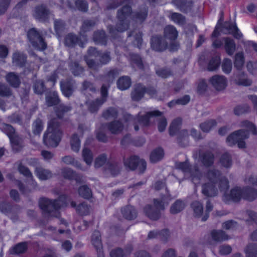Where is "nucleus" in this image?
<instances>
[{
	"mask_svg": "<svg viewBox=\"0 0 257 257\" xmlns=\"http://www.w3.org/2000/svg\"><path fill=\"white\" fill-rule=\"evenodd\" d=\"M246 257H256L257 256V244H248L245 250Z\"/></svg>",
	"mask_w": 257,
	"mask_h": 257,
	"instance_id": "774afa93",
	"label": "nucleus"
},
{
	"mask_svg": "<svg viewBox=\"0 0 257 257\" xmlns=\"http://www.w3.org/2000/svg\"><path fill=\"white\" fill-rule=\"evenodd\" d=\"M19 209L18 205L12 206L9 203L3 202L0 204V211L6 214L17 213Z\"/></svg>",
	"mask_w": 257,
	"mask_h": 257,
	"instance_id": "473e14b6",
	"label": "nucleus"
},
{
	"mask_svg": "<svg viewBox=\"0 0 257 257\" xmlns=\"http://www.w3.org/2000/svg\"><path fill=\"white\" fill-rule=\"evenodd\" d=\"M120 164L115 161H108L105 166V171L109 173L111 175L115 176L120 172Z\"/></svg>",
	"mask_w": 257,
	"mask_h": 257,
	"instance_id": "a878e982",
	"label": "nucleus"
},
{
	"mask_svg": "<svg viewBox=\"0 0 257 257\" xmlns=\"http://www.w3.org/2000/svg\"><path fill=\"white\" fill-rule=\"evenodd\" d=\"M36 176L42 180H45L52 177V172L48 169H46L41 166L36 167L35 170Z\"/></svg>",
	"mask_w": 257,
	"mask_h": 257,
	"instance_id": "f704fd0d",
	"label": "nucleus"
},
{
	"mask_svg": "<svg viewBox=\"0 0 257 257\" xmlns=\"http://www.w3.org/2000/svg\"><path fill=\"white\" fill-rule=\"evenodd\" d=\"M154 188L157 191L164 189L165 193L164 194H161V200H162V202H164L166 199L168 198L169 199L170 195L167 188L166 187V184L164 182L161 181H157L154 184Z\"/></svg>",
	"mask_w": 257,
	"mask_h": 257,
	"instance_id": "79ce46f5",
	"label": "nucleus"
},
{
	"mask_svg": "<svg viewBox=\"0 0 257 257\" xmlns=\"http://www.w3.org/2000/svg\"><path fill=\"white\" fill-rule=\"evenodd\" d=\"M119 71L117 69L110 70L103 77V81L108 85L113 82L115 79L118 76Z\"/></svg>",
	"mask_w": 257,
	"mask_h": 257,
	"instance_id": "c03bdc74",
	"label": "nucleus"
},
{
	"mask_svg": "<svg viewBox=\"0 0 257 257\" xmlns=\"http://www.w3.org/2000/svg\"><path fill=\"white\" fill-rule=\"evenodd\" d=\"M188 132L186 130H182L177 134V142L182 147L188 145Z\"/></svg>",
	"mask_w": 257,
	"mask_h": 257,
	"instance_id": "e433bc0d",
	"label": "nucleus"
},
{
	"mask_svg": "<svg viewBox=\"0 0 257 257\" xmlns=\"http://www.w3.org/2000/svg\"><path fill=\"white\" fill-rule=\"evenodd\" d=\"M13 150L15 152L20 151L23 147V139L17 133L10 139Z\"/></svg>",
	"mask_w": 257,
	"mask_h": 257,
	"instance_id": "b1692460",
	"label": "nucleus"
},
{
	"mask_svg": "<svg viewBox=\"0 0 257 257\" xmlns=\"http://www.w3.org/2000/svg\"><path fill=\"white\" fill-rule=\"evenodd\" d=\"M169 43L162 36H155L151 39V46L157 52H163L168 48Z\"/></svg>",
	"mask_w": 257,
	"mask_h": 257,
	"instance_id": "ddd939ff",
	"label": "nucleus"
},
{
	"mask_svg": "<svg viewBox=\"0 0 257 257\" xmlns=\"http://www.w3.org/2000/svg\"><path fill=\"white\" fill-rule=\"evenodd\" d=\"M121 211L123 217L129 220L135 219L138 215L137 210L131 205H127L122 208Z\"/></svg>",
	"mask_w": 257,
	"mask_h": 257,
	"instance_id": "393cba45",
	"label": "nucleus"
},
{
	"mask_svg": "<svg viewBox=\"0 0 257 257\" xmlns=\"http://www.w3.org/2000/svg\"><path fill=\"white\" fill-rule=\"evenodd\" d=\"M233 78L235 82L239 85L249 86L251 84V81L247 79L244 72L240 71H237L233 74Z\"/></svg>",
	"mask_w": 257,
	"mask_h": 257,
	"instance_id": "4be33fe9",
	"label": "nucleus"
},
{
	"mask_svg": "<svg viewBox=\"0 0 257 257\" xmlns=\"http://www.w3.org/2000/svg\"><path fill=\"white\" fill-rule=\"evenodd\" d=\"M175 167L177 169L183 172L186 175H189L192 178L193 181L195 179L199 180L201 177V172L198 166L194 165L192 167L191 166L187 160L183 162H176Z\"/></svg>",
	"mask_w": 257,
	"mask_h": 257,
	"instance_id": "6e6552de",
	"label": "nucleus"
},
{
	"mask_svg": "<svg viewBox=\"0 0 257 257\" xmlns=\"http://www.w3.org/2000/svg\"><path fill=\"white\" fill-rule=\"evenodd\" d=\"M13 63L17 66L23 67L26 62L27 56L23 53L16 52L13 55Z\"/></svg>",
	"mask_w": 257,
	"mask_h": 257,
	"instance_id": "c85d7f7f",
	"label": "nucleus"
},
{
	"mask_svg": "<svg viewBox=\"0 0 257 257\" xmlns=\"http://www.w3.org/2000/svg\"><path fill=\"white\" fill-rule=\"evenodd\" d=\"M164 156L163 150L160 148L155 149L150 155V161L155 163L161 160Z\"/></svg>",
	"mask_w": 257,
	"mask_h": 257,
	"instance_id": "864d4df0",
	"label": "nucleus"
},
{
	"mask_svg": "<svg viewBox=\"0 0 257 257\" xmlns=\"http://www.w3.org/2000/svg\"><path fill=\"white\" fill-rule=\"evenodd\" d=\"M224 47L228 55L231 56L235 50V44L234 41L230 38H224Z\"/></svg>",
	"mask_w": 257,
	"mask_h": 257,
	"instance_id": "a18cd8bd",
	"label": "nucleus"
},
{
	"mask_svg": "<svg viewBox=\"0 0 257 257\" xmlns=\"http://www.w3.org/2000/svg\"><path fill=\"white\" fill-rule=\"evenodd\" d=\"M243 199L252 201L257 198V189L250 187L243 188Z\"/></svg>",
	"mask_w": 257,
	"mask_h": 257,
	"instance_id": "c756f323",
	"label": "nucleus"
},
{
	"mask_svg": "<svg viewBox=\"0 0 257 257\" xmlns=\"http://www.w3.org/2000/svg\"><path fill=\"white\" fill-rule=\"evenodd\" d=\"M146 87L141 84H137L135 85L131 93V97L133 100L139 101L141 100L146 93Z\"/></svg>",
	"mask_w": 257,
	"mask_h": 257,
	"instance_id": "5701e85b",
	"label": "nucleus"
},
{
	"mask_svg": "<svg viewBox=\"0 0 257 257\" xmlns=\"http://www.w3.org/2000/svg\"><path fill=\"white\" fill-rule=\"evenodd\" d=\"M212 239L216 242H221L228 239V235L222 230H213L211 232Z\"/></svg>",
	"mask_w": 257,
	"mask_h": 257,
	"instance_id": "c9c22d12",
	"label": "nucleus"
},
{
	"mask_svg": "<svg viewBox=\"0 0 257 257\" xmlns=\"http://www.w3.org/2000/svg\"><path fill=\"white\" fill-rule=\"evenodd\" d=\"M154 206L148 205L144 209L146 215L151 219L157 220L160 217V211L164 209V202L157 199L154 200Z\"/></svg>",
	"mask_w": 257,
	"mask_h": 257,
	"instance_id": "9d476101",
	"label": "nucleus"
},
{
	"mask_svg": "<svg viewBox=\"0 0 257 257\" xmlns=\"http://www.w3.org/2000/svg\"><path fill=\"white\" fill-rule=\"evenodd\" d=\"M243 188L236 187L232 188L229 195L230 200L234 202H239L241 199H243Z\"/></svg>",
	"mask_w": 257,
	"mask_h": 257,
	"instance_id": "2f4dec72",
	"label": "nucleus"
},
{
	"mask_svg": "<svg viewBox=\"0 0 257 257\" xmlns=\"http://www.w3.org/2000/svg\"><path fill=\"white\" fill-rule=\"evenodd\" d=\"M190 100V97L188 95H185L183 97L177 99L173 100L168 103V106L170 107H173L175 105H186Z\"/></svg>",
	"mask_w": 257,
	"mask_h": 257,
	"instance_id": "4d7b16f0",
	"label": "nucleus"
},
{
	"mask_svg": "<svg viewBox=\"0 0 257 257\" xmlns=\"http://www.w3.org/2000/svg\"><path fill=\"white\" fill-rule=\"evenodd\" d=\"M148 13V7L146 6H143L140 9L134 13V19L137 22L143 23L147 18Z\"/></svg>",
	"mask_w": 257,
	"mask_h": 257,
	"instance_id": "7c9ffc66",
	"label": "nucleus"
},
{
	"mask_svg": "<svg viewBox=\"0 0 257 257\" xmlns=\"http://www.w3.org/2000/svg\"><path fill=\"white\" fill-rule=\"evenodd\" d=\"M218 184L206 183L202 186V193L207 197H213L217 195L218 189L216 186Z\"/></svg>",
	"mask_w": 257,
	"mask_h": 257,
	"instance_id": "6ab92c4d",
	"label": "nucleus"
},
{
	"mask_svg": "<svg viewBox=\"0 0 257 257\" xmlns=\"http://www.w3.org/2000/svg\"><path fill=\"white\" fill-rule=\"evenodd\" d=\"M210 82L213 87L217 90L224 89L227 85L226 78L222 75H215L210 79Z\"/></svg>",
	"mask_w": 257,
	"mask_h": 257,
	"instance_id": "f3484780",
	"label": "nucleus"
},
{
	"mask_svg": "<svg viewBox=\"0 0 257 257\" xmlns=\"http://www.w3.org/2000/svg\"><path fill=\"white\" fill-rule=\"evenodd\" d=\"M70 70L75 76H78L83 73L84 69L76 61H71L69 63Z\"/></svg>",
	"mask_w": 257,
	"mask_h": 257,
	"instance_id": "49530a36",
	"label": "nucleus"
},
{
	"mask_svg": "<svg viewBox=\"0 0 257 257\" xmlns=\"http://www.w3.org/2000/svg\"><path fill=\"white\" fill-rule=\"evenodd\" d=\"M46 104L48 106L57 105L60 102L58 93L56 91L50 92L46 96Z\"/></svg>",
	"mask_w": 257,
	"mask_h": 257,
	"instance_id": "58836bf2",
	"label": "nucleus"
},
{
	"mask_svg": "<svg viewBox=\"0 0 257 257\" xmlns=\"http://www.w3.org/2000/svg\"><path fill=\"white\" fill-rule=\"evenodd\" d=\"M172 3L181 12L185 13L191 11L193 7V2L191 1L172 0Z\"/></svg>",
	"mask_w": 257,
	"mask_h": 257,
	"instance_id": "a211bd4d",
	"label": "nucleus"
},
{
	"mask_svg": "<svg viewBox=\"0 0 257 257\" xmlns=\"http://www.w3.org/2000/svg\"><path fill=\"white\" fill-rule=\"evenodd\" d=\"M216 125L215 120L211 119L201 123L200 124V128L203 132L208 133Z\"/></svg>",
	"mask_w": 257,
	"mask_h": 257,
	"instance_id": "69168bd1",
	"label": "nucleus"
},
{
	"mask_svg": "<svg viewBox=\"0 0 257 257\" xmlns=\"http://www.w3.org/2000/svg\"><path fill=\"white\" fill-rule=\"evenodd\" d=\"M0 130L6 134L9 139L17 134L15 129L11 125L7 123L2 124Z\"/></svg>",
	"mask_w": 257,
	"mask_h": 257,
	"instance_id": "680f3d73",
	"label": "nucleus"
},
{
	"mask_svg": "<svg viewBox=\"0 0 257 257\" xmlns=\"http://www.w3.org/2000/svg\"><path fill=\"white\" fill-rule=\"evenodd\" d=\"M78 193L82 198L89 199L92 196L91 189L87 185H82L78 189Z\"/></svg>",
	"mask_w": 257,
	"mask_h": 257,
	"instance_id": "bf43d9fd",
	"label": "nucleus"
},
{
	"mask_svg": "<svg viewBox=\"0 0 257 257\" xmlns=\"http://www.w3.org/2000/svg\"><path fill=\"white\" fill-rule=\"evenodd\" d=\"M118 111L117 108L113 107H109L104 110L102 113V116L105 119H110L117 117Z\"/></svg>",
	"mask_w": 257,
	"mask_h": 257,
	"instance_id": "3c124183",
	"label": "nucleus"
},
{
	"mask_svg": "<svg viewBox=\"0 0 257 257\" xmlns=\"http://www.w3.org/2000/svg\"><path fill=\"white\" fill-rule=\"evenodd\" d=\"M71 206L75 208L76 211L78 214L81 216L87 215L90 212V206L85 202H83L77 205L75 201H71Z\"/></svg>",
	"mask_w": 257,
	"mask_h": 257,
	"instance_id": "412c9836",
	"label": "nucleus"
},
{
	"mask_svg": "<svg viewBox=\"0 0 257 257\" xmlns=\"http://www.w3.org/2000/svg\"><path fill=\"white\" fill-rule=\"evenodd\" d=\"M28 248L27 243L26 242H20L16 244L11 250L12 254H21L26 251Z\"/></svg>",
	"mask_w": 257,
	"mask_h": 257,
	"instance_id": "13d9d810",
	"label": "nucleus"
},
{
	"mask_svg": "<svg viewBox=\"0 0 257 257\" xmlns=\"http://www.w3.org/2000/svg\"><path fill=\"white\" fill-rule=\"evenodd\" d=\"M62 135V132L57 119H52L49 122L47 130L44 135V143L48 147H56L61 140Z\"/></svg>",
	"mask_w": 257,
	"mask_h": 257,
	"instance_id": "7ed1b4c3",
	"label": "nucleus"
},
{
	"mask_svg": "<svg viewBox=\"0 0 257 257\" xmlns=\"http://www.w3.org/2000/svg\"><path fill=\"white\" fill-rule=\"evenodd\" d=\"M71 149L75 152H78L80 148V140L76 134H74L70 140Z\"/></svg>",
	"mask_w": 257,
	"mask_h": 257,
	"instance_id": "0e129e2a",
	"label": "nucleus"
},
{
	"mask_svg": "<svg viewBox=\"0 0 257 257\" xmlns=\"http://www.w3.org/2000/svg\"><path fill=\"white\" fill-rule=\"evenodd\" d=\"M131 79L127 76L120 77L117 81V87L121 90H125L128 89L131 86Z\"/></svg>",
	"mask_w": 257,
	"mask_h": 257,
	"instance_id": "4c0bfd02",
	"label": "nucleus"
},
{
	"mask_svg": "<svg viewBox=\"0 0 257 257\" xmlns=\"http://www.w3.org/2000/svg\"><path fill=\"white\" fill-rule=\"evenodd\" d=\"M8 83L12 87L18 88L19 87L21 81L19 75L14 72H10L6 76Z\"/></svg>",
	"mask_w": 257,
	"mask_h": 257,
	"instance_id": "72a5a7b5",
	"label": "nucleus"
},
{
	"mask_svg": "<svg viewBox=\"0 0 257 257\" xmlns=\"http://www.w3.org/2000/svg\"><path fill=\"white\" fill-rule=\"evenodd\" d=\"M162 113L159 110H154L148 112L145 115L140 116L139 114L136 118L130 114H124L123 118L126 122L133 121L134 123V128L136 131L139 130V125L137 124L138 122L140 124L144 126L148 125L149 124V118L153 116H161Z\"/></svg>",
	"mask_w": 257,
	"mask_h": 257,
	"instance_id": "20e7f679",
	"label": "nucleus"
},
{
	"mask_svg": "<svg viewBox=\"0 0 257 257\" xmlns=\"http://www.w3.org/2000/svg\"><path fill=\"white\" fill-rule=\"evenodd\" d=\"M88 53L91 56L99 57V64L101 66L107 64L111 60L109 52H105L104 53H100L94 47L89 48L88 50Z\"/></svg>",
	"mask_w": 257,
	"mask_h": 257,
	"instance_id": "dca6fc26",
	"label": "nucleus"
},
{
	"mask_svg": "<svg viewBox=\"0 0 257 257\" xmlns=\"http://www.w3.org/2000/svg\"><path fill=\"white\" fill-rule=\"evenodd\" d=\"M169 17L171 20L179 25L183 26L186 23L185 17L180 13L171 12Z\"/></svg>",
	"mask_w": 257,
	"mask_h": 257,
	"instance_id": "8fccbe9b",
	"label": "nucleus"
},
{
	"mask_svg": "<svg viewBox=\"0 0 257 257\" xmlns=\"http://www.w3.org/2000/svg\"><path fill=\"white\" fill-rule=\"evenodd\" d=\"M50 14V11L44 5H40L35 7L33 11V16L40 21H45L48 19Z\"/></svg>",
	"mask_w": 257,
	"mask_h": 257,
	"instance_id": "4468645a",
	"label": "nucleus"
},
{
	"mask_svg": "<svg viewBox=\"0 0 257 257\" xmlns=\"http://www.w3.org/2000/svg\"><path fill=\"white\" fill-rule=\"evenodd\" d=\"M123 164L126 169L131 171H134L138 168L141 174L145 171L147 167L146 161L143 159H140L135 155L124 159Z\"/></svg>",
	"mask_w": 257,
	"mask_h": 257,
	"instance_id": "0eeeda50",
	"label": "nucleus"
},
{
	"mask_svg": "<svg viewBox=\"0 0 257 257\" xmlns=\"http://www.w3.org/2000/svg\"><path fill=\"white\" fill-rule=\"evenodd\" d=\"M128 37H133L134 39V45L139 48H141L143 42L142 33L139 30H135L128 34Z\"/></svg>",
	"mask_w": 257,
	"mask_h": 257,
	"instance_id": "a19ab883",
	"label": "nucleus"
},
{
	"mask_svg": "<svg viewBox=\"0 0 257 257\" xmlns=\"http://www.w3.org/2000/svg\"><path fill=\"white\" fill-rule=\"evenodd\" d=\"M17 165V168L19 172L28 178L33 179V175L29 168L24 166L21 162H18L16 163Z\"/></svg>",
	"mask_w": 257,
	"mask_h": 257,
	"instance_id": "052dcab7",
	"label": "nucleus"
},
{
	"mask_svg": "<svg viewBox=\"0 0 257 257\" xmlns=\"http://www.w3.org/2000/svg\"><path fill=\"white\" fill-rule=\"evenodd\" d=\"M132 13V8L129 6H124L117 11V23L116 27L113 28L112 26H108V29L111 36L114 38H116L118 33L126 31L129 26L128 18Z\"/></svg>",
	"mask_w": 257,
	"mask_h": 257,
	"instance_id": "f03ea898",
	"label": "nucleus"
},
{
	"mask_svg": "<svg viewBox=\"0 0 257 257\" xmlns=\"http://www.w3.org/2000/svg\"><path fill=\"white\" fill-rule=\"evenodd\" d=\"M209 183L218 184L220 191L224 193L229 188V183L227 179L221 175L220 172L216 169L209 170L206 175Z\"/></svg>",
	"mask_w": 257,
	"mask_h": 257,
	"instance_id": "39448f33",
	"label": "nucleus"
},
{
	"mask_svg": "<svg viewBox=\"0 0 257 257\" xmlns=\"http://www.w3.org/2000/svg\"><path fill=\"white\" fill-rule=\"evenodd\" d=\"M178 37V32L176 28L172 25H168L164 28V38L169 40V49L171 51H175L178 49V45L174 42Z\"/></svg>",
	"mask_w": 257,
	"mask_h": 257,
	"instance_id": "9b49d317",
	"label": "nucleus"
},
{
	"mask_svg": "<svg viewBox=\"0 0 257 257\" xmlns=\"http://www.w3.org/2000/svg\"><path fill=\"white\" fill-rule=\"evenodd\" d=\"M28 37L32 46L39 50H44L47 48V44L41 35L35 28L30 29L28 32Z\"/></svg>",
	"mask_w": 257,
	"mask_h": 257,
	"instance_id": "1a4fd4ad",
	"label": "nucleus"
},
{
	"mask_svg": "<svg viewBox=\"0 0 257 257\" xmlns=\"http://www.w3.org/2000/svg\"><path fill=\"white\" fill-rule=\"evenodd\" d=\"M93 40L98 44L105 45L107 38L105 32L103 30L95 32L93 34Z\"/></svg>",
	"mask_w": 257,
	"mask_h": 257,
	"instance_id": "37998d69",
	"label": "nucleus"
},
{
	"mask_svg": "<svg viewBox=\"0 0 257 257\" xmlns=\"http://www.w3.org/2000/svg\"><path fill=\"white\" fill-rule=\"evenodd\" d=\"M75 82L72 79L67 78L60 81V88L63 94L69 97L72 95L75 89Z\"/></svg>",
	"mask_w": 257,
	"mask_h": 257,
	"instance_id": "2eb2a0df",
	"label": "nucleus"
},
{
	"mask_svg": "<svg viewBox=\"0 0 257 257\" xmlns=\"http://www.w3.org/2000/svg\"><path fill=\"white\" fill-rule=\"evenodd\" d=\"M182 123V119L180 118H177L174 119L170 124L169 127V134L171 136L177 135L180 128Z\"/></svg>",
	"mask_w": 257,
	"mask_h": 257,
	"instance_id": "de8ad7c7",
	"label": "nucleus"
},
{
	"mask_svg": "<svg viewBox=\"0 0 257 257\" xmlns=\"http://www.w3.org/2000/svg\"><path fill=\"white\" fill-rule=\"evenodd\" d=\"M199 159L204 166L208 167L214 163V156L212 152L207 151L200 154Z\"/></svg>",
	"mask_w": 257,
	"mask_h": 257,
	"instance_id": "cd10ccee",
	"label": "nucleus"
},
{
	"mask_svg": "<svg viewBox=\"0 0 257 257\" xmlns=\"http://www.w3.org/2000/svg\"><path fill=\"white\" fill-rule=\"evenodd\" d=\"M220 31L224 34H231L237 39H240L242 37V34L239 31L236 24H233L231 22H225L222 25Z\"/></svg>",
	"mask_w": 257,
	"mask_h": 257,
	"instance_id": "f8f14e48",
	"label": "nucleus"
},
{
	"mask_svg": "<svg viewBox=\"0 0 257 257\" xmlns=\"http://www.w3.org/2000/svg\"><path fill=\"white\" fill-rule=\"evenodd\" d=\"M249 136L248 130H239L234 131L226 138V142L228 146H232L237 144L238 148H245L244 140L248 139Z\"/></svg>",
	"mask_w": 257,
	"mask_h": 257,
	"instance_id": "423d86ee",
	"label": "nucleus"
},
{
	"mask_svg": "<svg viewBox=\"0 0 257 257\" xmlns=\"http://www.w3.org/2000/svg\"><path fill=\"white\" fill-rule=\"evenodd\" d=\"M79 38L76 35L70 33L66 36L64 43L68 47H73L79 44Z\"/></svg>",
	"mask_w": 257,
	"mask_h": 257,
	"instance_id": "09e8293b",
	"label": "nucleus"
},
{
	"mask_svg": "<svg viewBox=\"0 0 257 257\" xmlns=\"http://www.w3.org/2000/svg\"><path fill=\"white\" fill-rule=\"evenodd\" d=\"M91 243L96 248H102L101 234L99 231L95 230L91 236Z\"/></svg>",
	"mask_w": 257,
	"mask_h": 257,
	"instance_id": "603ef678",
	"label": "nucleus"
},
{
	"mask_svg": "<svg viewBox=\"0 0 257 257\" xmlns=\"http://www.w3.org/2000/svg\"><path fill=\"white\" fill-rule=\"evenodd\" d=\"M105 126L111 134L114 135L120 133L124 127L123 123L119 120H114L107 123Z\"/></svg>",
	"mask_w": 257,
	"mask_h": 257,
	"instance_id": "aec40b11",
	"label": "nucleus"
},
{
	"mask_svg": "<svg viewBox=\"0 0 257 257\" xmlns=\"http://www.w3.org/2000/svg\"><path fill=\"white\" fill-rule=\"evenodd\" d=\"M66 205V196H61L56 200L42 198L39 201V205L44 215L47 217H58L60 215L59 210Z\"/></svg>",
	"mask_w": 257,
	"mask_h": 257,
	"instance_id": "f257e3e1",
	"label": "nucleus"
},
{
	"mask_svg": "<svg viewBox=\"0 0 257 257\" xmlns=\"http://www.w3.org/2000/svg\"><path fill=\"white\" fill-rule=\"evenodd\" d=\"M184 207V203L182 200H177L172 205L170 212L172 214H176L181 211Z\"/></svg>",
	"mask_w": 257,
	"mask_h": 257,
	"instance_id": "e2e57ef3",
	"label": "nucleus"
},
{
	"mask_svg": "<svg viewBox=\"0 0 257 257\" xmlns=\"http://www.w3.org/2000/svg\"><path fill=\"white\" fill-rule=\"evenodd\" d=\"M105 102V99L97 98L94 100H88L86 102V105L88 110L91 113L96 112L100 106Z\"/></svg>",
	"mask_w": 257,
	"mask_h": 257,
	"instance_id": "bb28decb",
	"label": "nucleus"
},
{
	"mask_svg": "<svg viewBox=\"0 0 257 257\" xmlns=\"http://www.w3.org/2000/svg\"><path fill=\"white\" fill-rule=\"evenodd\" d=\"M63 176L69 180L74 179L77 182L80 181L81 178L75 172L69 168H64L62 169L61 171Z\"/></svg>",
	"mask_w": 257,
	"mask_h": 257,
	"instance_id": "ea45409f",
	"label": "nucleus"
},
{
	"mask_svg": "<svg viewBox=\"0 0 257 257\" xmlns=\"http://www.w3.org/2000/svg\"><path fill=\"white\" fill-rule=\"evenodd\" d=\"M132 249L131 247L129 250L125 249L123 251L121 248H117L111 250L110 255L111 257H124L130 254Z\"/></svg>",
	"mask_w": 257,
	"mask_h": 257,
	"instance_id": "338daca9",
	"label": "nucleus"
},
{
	"mask_svg": "<svg viewBox=\"0 0 257 257\" xmlns=\"http://www.w3.org/2000/svg\"><path fill=\"white\" fill-rule=\"evenodd\" d=\"M33 88L34 91L37 94H43L46 89L44 82L42 80H36L33 83Z\"/></svg>",
	"mask_w": 257,
	"mask_h": 257,
	"instance_id": "5fc2aeb1",
	"label": "nucleus"
},
{
	"mask_svg": "<svg viewBox=\"0 0 257 257\" xmlns=\"http://www.w3.org/2000/svg\"><path fill=\"white\" fill-rule=\"evenodd\" d=\"M191 207L195 217H199L202 215L203 207V204L201 202L198 201H194L191 203Z\"/></svg>",
	"mask_w": 257,
	"mask_h": 257,
	"instance_id": "6e6d98bb",
	"label": "nucleus"
}]
</instances>
